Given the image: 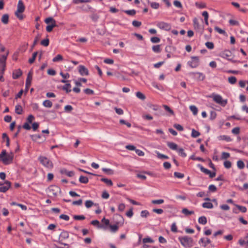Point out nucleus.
Returning a JSON list of instances; mask_svg holds the SVG:
<instances>
[{
    "instance_id": "obj_1",
    "label": "nucleus",
    "mask_w": 248,
    "mask_h": 248,
    "mask_svg": "<svg viewBox=\"0 0 248 248\" xmlns=\"http://www.w3.org/2000/svg\"><path fill=\"white\" fill-rule=\"evenodd\" d=\"M14 158V154L11 152L7 154L5 150H2L0 154V160L2 161L4 164L8 165L11 164Z\"/></svg>"
},
{
    "instance_id": "obj_2",
    "label": "nucleus",
    "mask_w": 248,
    "mask_h": 248,
    "mask_svg": "<svg viewBox=\"0 0 248 248\" xmlns=\"http://www.w3.org/2000/svg\"><path fill=\"white\" fill-rule=\"evenodd\" d=\"M178 239L181 244L185 248H190L194 245L193 239L189 236L179 237Z\"/></svg>"
},
{
    "instance_id": "obj_3",
    "label": "nucleus",
    "mask_w": 248,
    "mask_h": 248,
    "mask_svg": "<svg viewBox=\"0 0 248 248\" xmlns=\"http://www.w3.org/2000/svg\"><path fill=\"white\" fill-rule=\"evenodd\" d=\"M25 9V7L23 2L22 0H19L17 3V10L15 12V15L19 20L23 19L24 16L22 13L24 12Z\"/></svg>"
},
{
    "instance_id": "obj_4",
    "label": "nucleus",
    "mask_w": 248,
    "mask_h": 248,
    "mask_svg": "<svg viewBox=\"0 0 248 248\" xmlns=\"http://www.w3.org/2000/svg\"><path fill=\"white\" fill-rule=\"evenodd\" d=\"M9 53V50H6L5 53L0 54V73L1 74H3L5 70L6 61Z\"/></svg>"
},
{
    "instance_id": "obj_5",
    "label": "nucleus",
    "mask_w": 248,
    "mask_h": 248,
    "mask_svg": "<svg viewBox=\"0 0 248 248\" xmlns=\"http://www.w3.org/2000/svg\"><path fill=\"white\" fill-rule=\"evenodd\" d=\"M38 160L40 161V162L42 164V165H43L46 168L50 170L53 168V163L48 158L45 156H40L39 157Z\"/></svg>"
},
{
    "instance_id": "obj_6",
    "label": "nucleus",
    "mask_w": 248,
    "mask_h": 248,
    "mask_svg": "<svg viewBox=\"0 0 248 248\" xmlns=\"http://www.w3.org/2000/svg\"><path fill=\"white\" fill-rule=\"evenodd\" d=\"M211 97L216 103L222 107L225 106L227 104V100L223 99L222 96L219 94H213Z\"/></svg>"
},
{
    "instance_id": "obj_7",
    "label": "nucleus",
    "mask_w": 248,
    "mask_h": 248,
    "mask_svg": "<svg viewBox=\"0 0 248 248\" xmlns=\"http://www.w3.org/2000/svg\"><path fill=\"white\" fill-rule=\"evenodd\" d=\"M46 24H49L46 27V30L47 32H51L53 28L55 27L56 25V21L52 17H48L45 19V21Z\"/></svg>"
},
{
    "instance_id": "obj_8",
    "label": "nucleus",
    "mask_w": 248,
    "mask_h": 248,
    "mask_svg": "<svg viewBox=\"0 0 248 248\" xmlns=\"http://www.w3.org/2000/svg\"><path fill=\"white\" fill-rule=\"evenodd\" d=\"M200 64L199 58L198 56H192L191 60L187 62V65L192 68H197Z\"/></svg>"
},
{
    "instance_id": "obj_9",
    "label": "nucleus",
    "mask_w": 248,
    "mask_h": 248,
    "mask_svg": "<svg viewBox=\"0 0 248 248\" xmlns=\"http://www.w3.org/2000/svg\"><path fill=\"white\" fill-rule=\"evenodd\" d=\"M11 186V183L8 181H6L4 183L0 182V192H5Z\"/></svg>"
},
{
    "instance_id": "obj_10",
    "label": "nucleus",
    "mask_w": 248,
    "mask_h": 248,
    "mask_svg": "<svg viewBox=\"0 0 248 248\" xmlns=\"http://www.w3.org/2000/svg\"><path fill=\"white\" fill-rule=\"evenodd\" d=\"M157 26L161 30L166 31H170L171 29V25L170 24L165 22H159L157 23Z\"/></svg>"
},
{
    "instance_id": "obj_11",
    "label": "nucleus",
    "mask_w": 248,
    "mask_h": 248,
    "mask_svg": "<svg viewBox=\"0 0 248 248\" xmlns=\"http://www.w3.org/2000/svg\"><path fill=\"white\" fill-rule=\"evenodd\" d=\"M193 22L194 29L202 34L203 32L204 29L203 27L200 25L198 19L196 18H194Z\"/></svg>"
},
{
    "instance_id": "obj_12",
    "label": "nucleus",
    "mask_w": 248,
    "mask_h": 248,
    "mask_svg": "<svg viewBox=\"0 0 248 248\" xmlns=\"http://www.w3.org/2000/svg\"><path fill=\"white\" fill-rule=\"evenodd\" d=\"M49 191L52 195L56 196L60 193L61 189L58 186H51L49 187Z\"/></svg>"
},
{
    "instance_id": "obj_13",
    "label": "nucleus",
    "mask_w": 248,
    "mask_h": 248,
    "mask_svg": "<svg viewBox=\"0 0 248 248\" xmlns=\"http://www.w3.org/2000/svg\"><path fill=\"white\" fill-rule=\"evenodd\" d=\"M69 237V233L67 231H62L59 236V241L64 245H67L65 244L62 243L63 241H65Z\"/></svg>"
},
{
    "instance_id": "obj_14",
    "label": "nucleus",
    "mask_w": 248,
    "mask_h": 248,
    "mask_svg": "<svg viewBox=\"0 0 248 248\" xmlns=\"http://www.w3.org/2000/svg\"><path fill=\"white\" fill-rule=\"evenodd\" d=\"M78 72L81 76H88L89 75V70L84 65H80L78 67Z\"/></svg>"
},
{
    "instance_id": "obj_15",
    "label": "nucleus",
    "mask_w": 248,
    "mask_h": 248,
    "mask_svg": "<svg viewBox=\"0 0 248 248\" xmlns=\"http://www.w3.org/2000/svg\"><path fill=\"white\" fill-rule=\"evenodd\" d=\"M190 75L197 78V79L200 81H203L205 78V76L201 72H192Z\"/></svg>"
},
{
    "instance_id": "obj_16",
    "label": "nucleus",
    "mask_w": 248,
    "mask_h": 248,
    "mask_svg": "<svg viewBox=\"0 0 248 248\" xmlns=\"http://www.w3.org/2000/svg\"><path fill=\"white\" fill-rule=\"evenodd\" d=\"M211 243V240H210V239H209L207 237H206V238H204V237H202V238H201L199 241V243L200 244H202V245L204 247H206V246L208 245V244H209Z\"/></svg>"
},
{
    "instance_id": "obj_17",
    "label": "nucleus",
    "mask_w": 248,
    "mask_h": 248,
    "mask_svg": "<svg viewBox=\"0 0 248 248\" xmlns=\"http://www.w3.org/2000/svg\"><path fill=\"white\" fill-rule=\"evenodd\" d=\"M32 76V73L31 72H30L28 74L27 78L26 81V88L27 90L31 85Z\"/></svg>"
},
{
    "instance_id": "obj_18",
    "label": "nucleus",
    "mask_w": 248,
    "mask_h": 248,
    "mask_svg": "<svg viewBox=\"0 0 248 248\" xmlns=\"http://www.w3.org/2000/svg\"><path fill=\"white\" fill-rule=\"evenodd\" d=\"M22 74V72L20 69L15 70L13 73V78L14 79L18 78Z\"/></svg>"
},
{
    "instance_id": "obj_19",
    "label": "nucleus",
    "mask_w": 248,
    "mask_h": 248,
    "mask_svg": "<svg viewBox=\"0 0 248 248\" xmlns=\"http://www.w3.org/2000/svg\"><path fill=\"white\" fill-rule=\"evenodd\" d=\"M217 139L219 140H225L227 142H230L232 140L231 137L227 135H220L217 137Z\"/></svg>"
},
{
    "instance_id": "obj_20",
    "label": "nucleus",
    "mask_w": 248,
    "mask_h": 248,
    "mask_svg": "<svg viewBox=\"0 0 248 248\" xmlns=\"http://www.w3.org/2000/svg\"><path fill=\"white\" fill-rule=\"evenodd\" d=\"M167 146L171 150L176 151L178 150L177 145L174 142H168L167 143Z\"/></svg>"
},
{
    "instance_id": "obj_21",
    "label": "nucleus",
    "mask_w": 248,
    "mask_h": 248,
    "mask_svg": "<svg viewBox=\"0 0 248 248\" xmlns=\"http://www.w3.org/2000/svg\"><path fill=\"white\" fill-rule=\"evenodd\" d=\"M91 224L93 226H96L98 228H104V225L100 224L99 221L97 220H92Z\"/></svg>"
},
{
    "instance_id": "obj_22",
    "label": "nucleus",
    "mask_w": 248,
    "mask_h": 248,
    "mask_svg": "<svg viewBox=\"0 0 248 248\" xmlns=\"http://www.w3.org/2000/svg\"><path fill=\"white\" fill-rule=\"evenodd\" d=\"M109 227L110 228V231L112 232H116L118 230L119 226L117 224L114 225H109Z\"/></svg>"
},
{
    "instance_id": "obj_23",
    "label": "nucleus",
    "mask_w": 248,
    "mask_h": 248,
    "mask_svg": "<svg viewBox=\"0 0 248 248\" xmlns=\"http://www.w3.org/2000/svg\"><path fill=\"white\" fill-rule=\"evenodd\" d=\"M43 105L45 107L50 108L52 106V103L49 100H46L43 102Z\"/></svg>"
},
{
    "instance_id": "obj_24",
    "label": "nucleus",
    "mask_w": 248,
    "mask_h": 248,
    "mask_svg": "<svg viewBox=\"0 0 248 248\" xmlns=\"http://www.w3.org/2000/svg\"><path fill=\"white\" fill-rule=\"evenodd\" d=\"M23 109L21 105H17L15 107V112L18 114H21L22 113Z\"/></svg>"
},
{
    "instance_id": "obj_25",
    "label": "nucleus",
    "mask_w": 248,
    "mask_h": 248,
    "mask_svg": "<svg viewBox=\"0 0 248 248\" xmlns=\"http://www.w3.org/2000/svg\"><path fill=\"white\" fill-rule=\"evenodd\" d=\"M101 181L103 182L105 184H106L108 186H111L113 185V183L110 179H108L107 178H101L100 179Z\"/></svg>"
},
{
    "instance_id": "obj_26",
    "label": "nucleus",
    "mask_w": 248,
    "mask_h": 248,
    "mask_svg": "<svg viewBox=\"0 0 248 248\" xmlns=\"http://www.w3.org/2000/svg\"><path fill=\"white\" fill-rule=\"evenodd\" d=\"M9 21V16L7 14H4L1 17V22L4 24H7Z\"/></svg>"
},
{
    "instance_id": "obj_27",
    "label": "nucleus",
    "mask_w": 248,
    "mask_h": 248,
    "mask_svg": "<svg viewBox=\"0 0 248 248\" xmlns=\"http://www.w3.org/2000/svg\"><path fill=\"white\" fill-rule=\"evenodd\" d=\"M71 85L70 83H66L62 87V89L66 91V93H69L71 91Z\"/></svg>"
},
{
    "instance_id": "obj_28",
    "label": "nucleus",
    "mask_w": 248,
    "mask_h": 248,
    "mask_svg": "<svg viewBox=\"0 0 248 248\" xmlns=\"http://www.w3.org/2000/svg\"><path fill=\"white\" fill-rule=\"evenodd\" d=\"M198 222L199 223L205 225L207 223V219L206 217L205 216H202L199 218L198 219Z\"/></svg>"
},
{
    "instance_id": "obj_29",
    "label": "nucleus",
    "mask_w": 248,
    "mask_h": 248,
    "mask_svg": "<svg viewBox=\"0 0 248 248\" xmlns=\"http://www.w3.org/2000/svg\"><path fill=\"white\" fill-rule=\"evenodd\" d=\"M202 206L204 208L212 209L213 208V205L211 202H204L202 204Z\"/></svg>"
},
{
    "instance_id": "obj_30",
    "label": "nucleus",
    "mask_w": 248,
    "mask_h": 248,
    "mask_svg": "<svg viewBox=\"0 0 248 248\" xmlns=\"http://www.w3.org/2000/svg\"><path fill=\"white\" fill-rule=\"evenodd\" d=\"M198 167L200 169V170L205 173L206 174H208L210 173V170L204 168L202 165L199 164L198 165Z\"/></svg>"
},
{
    "instance_id": "obj_31",
    "label": "nucleus",
    "mask_w": 248,
    "mask_h": 248,
    "mask_svg": "<svg viewBox=\"0 0 248 248\" xmlns=\"http://www.w3.org/2000/svg\"><path fill=\"white\" fill-rule=\"evenodd\" d=\"M79 181L81 183H83V184H87L89 182V179L88 178L86 177V176H80V177H79Z\"/></svg>"
},
{
    "instance_id": "obj_32",
    "label": "nucleus",
    "mask_w": 248,
    "mask_h": 248,
    "mask_svg": "<svg viewBox=\"0 0 248 248\" xmlns=\"http://www.w3.org/2000/svg\"><path fill=\"white\" fill-rule=\"evenodd\" d=\"M136 95L138 98L142 100H144L146 98L145 95L140 92H137L136 93Z\"/></svg>"
},
{
    "instance_id": "obj_33",
    "label": "nucleus",
    "mask_w": 248,
    "mask_h": 248,
    "mask_svg": "<svg viewBox=\"0 0 248 248\" xmlns=\"http://www.w3.org/2000/svg\"><path fill=\"white\" fill-rule=\"evenodd\" d=\"M152 50L154 52H155V53L160 52L161 50V48H160V46L158 45H155V46H153Z\"/></svg>"
},
{
    "instance_id": "obj_34",
    "label": "nucleus",
    "mask_w": 248,
    "mask_h": 248,
    "mask_svg": "<svg viewBox=\"0 0 248 248\" xmlns=\"http://www.w3.org/2000/svg\"><path fill=\"white\" fill-rule=\"evenodd\" d=\"M156 154L157 155V156L158 158H160V159H167L169 158V157L167 156V155H163V154H162L161 153H160L158 151H156Z\"/></svg>"
},
{
    "instance_id": "obj_35",
    "label": "nucleus",
    "mask_w": 248,
    "mask_h": 248,
    "mask_svg": "<svg viewBox=\"0 0 248 248\" xmlns=\"http://www.w3.org/2000/svg\"><path fill=\"white\" fill-rule=\"evenodd\" d=\"M195 6L199 9H202L206 7V4L204 2H197L195 3Z\"/></svg>"
},
{
    "instance_id": "obj_36",
    "label": "nucleus",
    "mask_w": 248,
    "mask_h": 248,
    "mask_svg": "<svg viewBox=\"0 0 248 248\" xmlns=\"http://www.w3.org/2000/svg\"><path fill=\"white\" fill-rule=\"evenodd\" d=\"M190 110L192 112L193 114L194 115H196L198 113V108H197L195 106H190L189 107Z\"/></svg>"
},
{
    "instance_id": "obj_37",
    "label": "nucleus",
    "mask_w": 248,
    "mask_h": 248,
    "mask_svg": "<svg viewBox=\"0 0 248 248\" xmlns=\"http://www.w3.org/2000/svg\"><path fill=\"white\" fill-rule=\"evenodd\" d=\"M237 79L235 77L232 76L228 78V81L231 84H234L236 82Z\"/></svg>"
},
{
    "instance_id": "obj_38",
    "label": "nucleus",
    "mask_w": 248,
    "mask_h": 248,
    "mask_svg": "<svg viewBox=\"0 0 248 248\" xmlns=\"http://www.w3.org/2000/svg\"><path fill=\"white\" fill-rule=\"evenodd\" d=\"M177 152L179 155L182 157H185L186 156V153L185 152L184 149L183 148H180L178 149Z\"/></svg>"
},
{
    "instance_id": "obj_39",
    "label": "nucleus",
    "mask_w": 248,
    "mask_h": 248,
    "mask_svg": "<svg viewBox=\"0 0 248 248\" xmlns=\"http://www.w3.org/2000/svg\"><path fill=\"white\" fill-rule=\"evenodd\" d=\"M200 135V133L195 129H193L191 132V137L193 138H197Z\"/></svg>"
},
{
    "instance_id": "obj_40",
    "label": "nucleus",
    "mask_w": 248,
    "mask_h": 248,
    "mask_svg": "<svg viewBox=\"0 0 248 248\" xmlns=\"http://www.w3.org/2000/svg\"><path fill=\"white\" fill-rule=\"evenodd\" d=\"M182 213L186 215H190L194 213V212L192 211H189L186 208H184L182 211Z\"/></svg>"
},
{
    "instance_id": "obj_41",
    "label": "nucleus",
    "mask_w": 248,
    "mask_h": 248,
    "mask_svg": "<svg viewBox=\"0 0 248 248\" xmlns=\"http://www.w3.org/2000/svg\"><path fill=\"white\" fill-rule=\"evenodd\" d=\"M94 203L91 200H87L85 202V205L87 208L91 207Z\"/></svg>"
},
{
    "instance_id": "obj_42",
    "label": "nucleus",
    "mask_w": 248,
    "mask_h": 248,
    "mask_svg": "<svg viewBox=\"0 0 248 248\" xmlns=\"http://www.w3.org/2000/svg\"><path fill=\"white\" fill-rule=\"evenodd\" d=\"M151 202L154 204H160L164 203V201L163 199L154 200H152Z\"/></svg>"
},
{
    "instance_id": "obj_43",
    "label": "nucleus",
    "mask_w": 248,
    "mask_h": 248,
    "mask_svg": "<svg viewBox=\"0 0 248 248\" xmlns=\"http://www.w3.org/2000/svg\"><path fill=\"white\" fill-rule=\"evenodd\" d=\"M62 59H63L62 56L60 54H58L53 59L52 61L53 62H57L62 60Z\"/></svg>"
},
{
    "instance_id": "obj_44",
    "label": "nucleus",
    "mask_w": 248,
    "mask_h": 248,
    "mask_svg": "<svg viewBox=\"0 0 248 248\" xmlns=\"http://www.w3.org/2000/svg\"><path fill=\"white\" fill-rule=\"evenodd\" d=\"M62 172L64 173L69 177H72L74 175V172L72 171H67L66 170H62Z\"/></svg>"
},
{
    "instance_id": "obj_45",
    "label": "nucleus",
    "mask_w": 248,
    "mask_h": 248,
    "mask_svg": "<svg viewBox=\"0 0 248 248\" xmlns=\"http://www.w3.org/2000/svg\"><path fill=\"white\" fill-rule=\"evenodd\" d=\"M215 30L217 32H218L219 34L225 35L226 33V31L224 30L219 28L218 27H215Z\"/></svg>"
},
{
    "instance_id": "obj_46",
    "label": "nucleus",
    "mask_w": 248,
    "mask_h": 248,
    "mask_svg": "<svg viewBox=\"0 0 248 248\" xmlns=\"http://www.w3.org/2000/svg\"><path fill=\"white\" fill-rule=\"evenodd\" d=\"M37 52H35L33 53L32 58L29 60V62L30 63H32L34 62V61L36 59V57L37 56Z\"/></svg>"
},
{
    "instance_id": "obj_47",
    "label": "nucleus",
    "mask_w": 248,
    "mask_h": 248,
    "mask_svg": "<svg viewBox=\"0 0 248 248\" xmlns=\"http://www.w3.org/2000/svg\"><path fill=\"white\" fill-rule=\"evenodd\" d=\"M237 166L240 169H243L245 167L244 163L242 160H239L237 162Z\"/></svg>"
},
{
    "instance_id": "obj_48",
    "label": "nucleus",
    "mask_w": 248,
    "mask_h": 248,
    "mask_svg": "<svg viewBox=\"0 0 248 248\" xmlns=\"http://www.w3.org/2000/svg\"><path fill=\"white\" fill-rule=\"evenodd\" d=\"M124 12L130 16H134L136 14V11L134 9L133 10H125Z\"/></svg>"
},
{
    "instance_id": "obj_49",
    "label": "nucleus",
    "mask_w": 248,
    "mask_h": 248,
    "mask_svg": "<svg viewBox=\"0 0 248 248\" xmlns=\"http://www.w3.org/2000/svg\"><path fill=\"white\" fill-rule=\"evenodd\" d=\"M41 37V35L39 33L37 34V35L35 36V38H34V40L33 41V46H35L38 42L39 41V39H40Z\"/></svg>"
},
{
    "instance_id": "obj_50",
    "label": "nucleus",
    "mask_w": 248,
    "mask_h": 248,
    "mask_svg": "<svg viewBox=\"0 0 248 248\" xmlns=\"http://www.w3.org/2000/svg\"><path fill=\"white\" fill-rule=\"evenodd\" d=\"M237 208H238V209L241 212H242V213H245L247 211V208L245 206H240V205H235Z\"/></svg>"
},
{
    "instance_id": "obj_51",
    "label": "nucleus",
    "mask_w": 248,
    "mask_h": 248,
    "mask_svg": "<svg viewBox=\"0 0 248 248\" xmlns=\"http://www.w3.org/2000/svg\"><path fill=\"white\" fill-rule=\"evenodd\" d=\"M49 39H45L41 41V44L45 46H47L49 45Z\"/></svg>"
},
{
    "instance_id": "obj_52",
    "label": "nucleus",
    "mask_w": 248,
    "mask_h": 248,
    "mask_svg": "<svg viewBox=\"0 0 248 248\" xmlns=\"http://www.w3.org/2000/svg\"><path fill=\"white\" fill-rule=\"evenodd\" d=\"M73 218L75 220H84L85 219V217L83 215H75Z\"/></svg>"
},
{
    "instance_id": "obj_53",
    "label": "nucleus",
    "mask_w": 248,
    "mask_h": 248,
    "mask_svg": "<svg viewBox=\"0 0 248 248\" xmlns=\"http://www.w3.org/2000/svg\"><path fill=\"white\" fill-rule=\"evenodd\" d=\"M91 18L93 20V21L96 22L98 20L99 18V16L96 14H93L91 16Z\"/></svg>"
},
{
    "instance_id": "obj_54",
    "label": "nucleus",
    "mask_w": 248,
    "mask_h": 248,
    "mask_svg": "<svg viewBox=\"0 0 248 248\" xmlns=\"http://www.w3.org/2000/svg\"><path fill=\"white\" fill-rule=\"evenodd\" d=\"M205 46H206L208 48H209L210 49H212L214 47V44L212 42H206L205 43Z\"/></svg>"
},
{
    "instance_id": "obj_55",
    "label": "nucleus",
    "mask_w": 248,
    "mask_h": 248,
    "mask_svg": "<svg viewBox=\"0 0 248 248\" xmlns=\"http://www.w3.org/2000/svg\"><path fill=\"white\" fill-rule=\"evenodd\" d=\"M149 215V212L147 210H143L141 212L140 216L142 217H146Z\"/></svg>"
},
{
    "instance_id": "obj_56",
    "label": "nucleus",
    "mask_w": 248,
    "mask_h": 248,
    "mask_svg": "<svg viewBox=\"0 0 248 248\" xmlns=\"http://www.w3.org/2000/svg\"><path fill=\"white\" fill-rule=\"evenodd\" d=\"M230 154L229 153L222 152L221 155V158L223 159H226L230 157Z\"/></svg>"
},
{
    "instance_id": "obj_57",
    "label": "nucleus",
    "mask_w": 248,
    "mask_h": 248,
    "mask_svg": "<svg viewBox=\"0 0 248 248\" xmlns=\"http://www.w3.org/2000/svg\"><path fill=\"white\" fill-rule=\"evenodd\" d=\"M150 5L152 8L155 9H157L159 7V4L155 2H151Z\"/></svg>"
},
{
    "instance_id": "obj_58",
    "label": "nucleus",
    "mask_w": 248,
    "mask_h": 248,
    "mask_svg": "<svg viewBox=\"0 0 248 248\" xmlns=\"http://www.w3.org/2000/svg\"><path fill=\"white\" fill-rule=\"evenodd\" d=\"M64 109L65 112H69L73 109V108L71 105H66L64 107Z\"/></svg>"
},
{
    "instance_id": "obj_59",
    "label": "nucleus",
    "mask_w": 248,
    "mask_h": 248,
    "mask_svg": "<svg viewBox=\"0 0 248 248\" xmlns=\"http://www.w3.org/2000/svg\"><path fill=\"white\" fill-rule=\"evenodd\" d=\"M223 164L226 169H230L232 166V163L230 161H224Z\"/></svg>"
},
{
    "instance_id": "obj_60",
    "label": "nucleus",
    "mask_w": 248,
    "mask_h": 248,
    "mask_svg": "<svg viewBox=\"0 0 248 248\" xmlns=\"http://www.w3.org/2000/svg\"><path fill=\"white\" fill-rule=\"evenodd\" d=\"M174 176L175 177H177L178 178H183L184 177V174L182 173H180V172H175L174 173Z\"/></svg>"
},
{
    "instance_id": "obj_61",
    "label": "nucleus",
    "mask_w": 248,
    "mask_h": 248,
    "mask_svg": "<svg viewBox=\"0 0 248 248\" xmlns=\"http://www.w3.org/2000/svg\"><path fill=\"white\" fill-rule=\"evenodd\" d=\"M163 107L165 108V109L168 112H169L170 114H174L173 111L169 106L167 105H163Z\"/></svg>"
},
{
    "instance_id": "obj_62",
    "label": "nucleus",
    "mask_w": 248,
    "mask_h": 248,
    "mask_svg": "<svg viewBox=\"0 0 248 248\" xmlns=\"http://www.w3.org/2000/svg\"><path fill=\"white\" fill-rule=\"evenodd\" d=\"M142 241H143V243H152L154 242V241L150 237H147V238H143Z\"/></svg>"
},
{
    "instance_id": "obj_63",
    "label": "nucleus",
    "mask_w": 248,
    "mask_h": 248,
    "mask_svg": "<svg viewBox=\"0 0 248 248\" xmlns=\"http://www.w3.org/2000/svg\"><path fill=\"white\" fill-rule=\"evenodd\" d=\"M102 170L104 172L108 173L109 174H113V171L110 169L103 168Z\"/></svg>"
},
{
    "instance_id": "obj_64",
    "label": "nucleus",
    "mask_w": 248,
    "mask_h": 248,
    "mask_svg": "<svg viewBox=\"0 0 248 248\" xmlns=\"http://www.w3.org/2000/svg\"><path fill=\"white\" fill-rule=\"evenodd\" d=\"M151 41L152 43H157L160 41V39L157 37H153L151 38Z\"/></svg>"
}]
</instances>
